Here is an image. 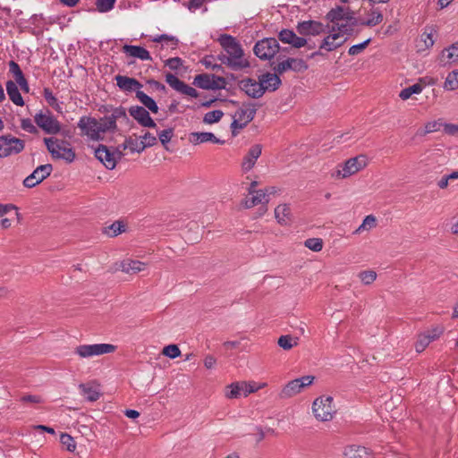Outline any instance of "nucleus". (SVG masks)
<instances>
[{"label":"nucleus","mask_w":458,"mask_h":458,"mask_svg":"<svg viewBox=\"0 0 458 458\" xmlns=\"http://www.w3.org/2000/svg\"><path fill=\"white\" fill-rule=\"evenodd\" d=\"M218 42L224 49V52L217 55V59L222 64L233 71H240L250 66L248 59L244 56L243 49L235 38L223 34L219 37Z\"/></svg>","instance_id":"obj_1"},{"label":"nucleus","mask_w":458,"mask_h":458,"mask_svg":"<svg viewBox=\"0 0 458 458\" xmlns=\"http://www.w3.org/2000/svg\"><path fill=\"white\" fill-rule=\"evenodd\" d=\"M325 18L332 24L329 28L335 31L351 34L356 25L354 13L348 6L336 5L326 14Z\"/></svg>","instance_id":"obj_2"},{"label":"nucleus","mask_w":458,"mask_h":458,"mask_svg":"<svg viewBox=\"0 0 458 458\" xmlns=\"http://www.w3.org/2000/svg\"><path fill=\"white\" fill-rule=\"evenodd\" d=\"M314 418L320 422H328L334 420L337 408L331 395L321 394L314 399L311 404Z\"/></svg>","instance_id":"obj_3"},{"label":"nucleus","mask_w":458,"mask_h":458,"mask_svg":"<svg viewBox=\"0 0 458 458\" xmlns=\"http://www.w3.org/2000/svg\"><path fill=\"white\" fill-rule=\"evenodd\" d=\"M315 380L316 377L313 375H305L289 380L281 387L279 397L285 400L299 395L310 388L315 383Z\"/></svg>","instance_id":"obj_4"},{"label":"nucleus","mask_w":458,"mask_h":458,"mask_svg":"<svg viewBox=\"0 0 458 458\" xmlns=\"http://www.w3.org/2000/svg\"><path fill=\"white\" fill-rule=\"evenodd\" d=\"M116 349L117 347L111 344H84L74 348V354L81 360H89L113 353Z\"/></svg>","instance_id":"obj_5"},{"label":"nucleus","mask_w":458,"mask_h":458,"mask_svg":"<svg viewBox=\"0 0 458 458\" xmlns=\"http://www.w3.org/2000/svg\"><path fill=\"white\" fill-rule=\"evenodd\" d=\"M260 184L259 181L252 180L248 187H246L248 196L241 201L240 206L242 208L250 209L258 205H267L269 202L267 193L263 189H257Z\"/></svg>","instance_id":"obj_6"},{"label":"nucleus","mask_w":458,"mask_h":458,"mask_svg":"<svg viewBox=\"0 0 458 458\" xmlns=\"http://www.w3.org/2000/svg\"><path fill=\"white\" fill-rule=\"evenodd\" d=\"M44 141L54 158L64 159L68 163L73 161L75 153L67 141L56 138H45Z\"/></svg>","instance_id":"obj_7"},{"label":"nucleus","mask_w":458,"mask_h":458,"mask_svg":"<svg viewBox=\"0 0 458 458\" xmlns=\"http://www.w3.org/2000/svg\"><path fill=\"white\" fill-rule=\"evenodd\" d=\"M256 112L257 107L255 104L243 103L233 116V121L231 124L233 134H235L236 130H242L250 123L253 120Z\"/></svg>","instance_id":"obj_8"},{"label":"nucleus","mask_w":458,"mask_h":458,"mask_svg":"<svg viewBox=\"0 0 458 458\" xmlns=\"http://www.w3.org/2000/svg\"><path fill=\"white\" fill-rule=\"evenodd\" d=\"M95 157L105 165L108 170H113L115 165L122 157V151L120 148H109L105 145H99L95 150Z\"/></svg>","instance_id":"obj_9"},{"label":"nucleus","mask_w":458,"mask_h":458,"mask_svg":"<svg viewBox=\"0 0 458 458\" xmlns=\"http://www.w3.org/2000/svg\"><path fill=\"white\" fill-rule=\"evenodd\" d=\"M279 50V44L274 38H264L258 41L253 48L254 54L262 60L274 57Z\"/></svg>","instance_id":"obj_10"},{"label":"nucleus","mask_w":458,"mask_h":458,"mask_svg":"<svg viewBox=\"0 0 458 458\" xmlns=\"http://www.w3.org/2000/svg\"><path fill=\"white\" fill-rule=\"evenodd\" d=\"M78 127L81 131V135L87 136L92 140H99L103 139L98 126V120L90 116L81 117Z\"/></svg>","instance_id":"obj_11"},{"label":"nucleus","mask_w":458,"mask_h":458,"mask_svg":"<svg viewBox=\"0 0 458 458\" xmlns=\"http://www.w3.org/2000/svg\"><path fill=\"white\" fill-rule=\"evenodd\" d=\"M24 148L23 140L4 135L0 137V157L20 153Z\"/></svg>","instance_id":"obj_12"},{"label":"nucleus","mask_w":458,"mask_h":458,"mask_svg":"<svg viewBox=\"0 0 458 458\" xmlns=\"http://www.w3.org/2000/svg\"><path fill=\"white\" fill-rule=\"evenodd\" d=\"M34 118L37 125L47 133L56 134L61 130L59 122L48 110L46 113L37 114Z\"/></svg>","instance_id":"obj_13"},{"label":"nucleus","mask_w":458,"mask_h":458,"mask_svg":"<svg viewBox=\"0 0 458 458\" xmlns=\"http://www.w3.org/2000/svg\"><path fill=\"white\" fill-rule=\"evenodd\" d=\"M327 28H329V26H325L322 22L312 20L301 21L296 26L297 32L300 35L313 37L326 32Z\"/></svg>","instance_id":"obj_14"},{"label":"nucleus","mask_w":458,"mask_h":458,"mask_svg":"<svg viewBox=\"0 0 458 458\" xmlns=\"http://www.w3.org/2000/svg\"><path fill=\"white\" fill-rule=\"evenodd\" d=\"M225 79L207 73L199 74L194 78L193 84L204 89H216L224 87Z\"/></svg>","instance_id":"obj_15"},{"label":"nucleus","mask_w":458,"mask_h":458,"mask_svg":"<svg viewBox=\"0 0 458 458\" xmlns=\"http://www.w3.org/2000/svg\"><path fill=\"white\" fill-rule=\"evenodd\" d=\"M328 29L330 33L324 38L319 46V48L330 52L341 47L346 40L344 36L348 35L349 33H344L339 30L335 31L330 28Z\"/></svg>","instance_id":"obj_16"},{"label":"nucleus","mask_w":458,"mask_h":458,"mask_svg":"<svg viewBox=\"0 0 458 458\" xmlns=\"http://www.w3.org/2000/svg\"><path fill=\"white\" fill-rule=\"evenodd\" d=\"M240 89L252 98H259L264 95V88L259 79L258 81L250 78L242 79L240 81Z\"/></svg>","instance_id":"obj_17"},{"label":"nucleus","mask_w":458,"mask_h":458,"mask_svg":"<svg viewBox=\"0 0 458 458\" xmlns=\"http://www.w3.org/2000/svg\"><path fill=\"white\" fill-rule=\"evenodd\" d=\"M249 395L247 381H235L227 385L224 389V396L226 399H239Z\"/></svg>","instance_id":"obj_18"},{"label":"nucleus","mask_w":458,"mask_h":458,"mask_svg":"<svg viewBox=\"0 0 458 458\" xmlns=\"http://www.w3.org/2000/svg\"><path fill=\"white\" fill-rule=\"evenodd\" d=\"M165 81L170 87H172L174 89H175L176 91H178L183 95H186V96H189V97H191L194 98L199 97V93L194 88L187 85L186 83H184L182 81H181L180 79H178L175 75H174L172 73H167L165 75Z\"/></svg>","instance_id":"obj_19"},{"label":"nucleus","mask_w":458,"mask_h":458,"mask_svg":"<svg viewBox=\"0 0 458 458\" xmlns=\"http://www.w3.org/2000/svg\"><path fill=\"white\" fill-rule=\"evenodd\" d=\"M129 114L143 127L155 128L157 126L154 120L150 117L148 111L143 106H131L129 108Z\"/></svg>","instance_id":"obj_20"},{"label":"nucleus","mask_w":458,"mask_h":458,"mask_svg":"<svg viewBox=\"0 0 458 458\" xmlns=\"http://www.w3.org/2000/svg\"><path fill=\"white\" fill-rule=\"evenodd\" d=\"M308 69V65L302 59L298 58H287L278 63L274 67V72L283 74L284 72L292 70L293 72H303Z\"/></svg>","instance_id":"obj_21"},{"label":"nucleus","mask_w":458,"mask_h":458,"mask_svg":"<svg viewBox=\"0 0 458 458\" xmlns=\"http://www.w3.org/2000/svg\"><path fill=\"white\" fill-rule=\"evenodd\" d=\"M115 266L116 270H120L129 275L138 274L140 272L144 271L147 268L146 263L131 259H125L120 261L119 263H116Z\"/></svg>","instance_id":"obj_22"},{"label":"nucleus","mask_w":458,"mask_h":458,"mask_svg":"<svg viewBox=\"0 0 458 458\" xmlns=\"http://www.w3.org/2000/svg\"><path fill=\"white\" fill-rule=\"evenodd\" d=\"M369 163V158L366 155H359L346 160L344 164L343 171L337 169L336 172H360L366 169Z\"/></svg>","instance_id":"obj_23"},{"label":"nucleus","mask_w":458,"mask_h":458,"mask_svg":"<svg viewBox=\"0 0 458 458\" xmlns=\"http://www.w3.org/2000/svg\"><path fill=\"white\" fill-rule=\"evenodd\" d=\"M279 39L284 43L292 45L295 48H300L307 44V39L303 37H299L291 30H283L279 32Z\"/></svg>","instance_id":"obj_24"},{"label":"nucleus","mask_w":458,"mask_h":458,"mask_svg":"<svg viewBox=\"0 0 458 458\" xmlns=\"http://www.w3.org/2000/svg\"><path fill=\"white\" fill-rule=\"evenodd\" d=\"M279 73L274 72H266L259 75V81L263 84L264 93L268 91H276L281 85V80L279 78Z\"/></svg>","instance_id":"obj_25"},{"label":"nucleus","mask_w":458,"mask_h":458,"mask_svg":"<svg viewBox=\"0 0 458 458\" xmlns=\"http://www.w3.org/2000/svg\"><path fill=\"white\" fill-rule=\"evenodd\" d=\"M275 218L280 225H289L292 222V211L288 204H279L274 210Z\"/></svg>","instance_id":"obj_26"},{"label":"nucleus","mask_w":458,"mask_h":458,"mask_svg":"<svg viewBox=\"0 0 458 458\" xmlns=\"http://www.w3.org/2000/svg\"><path fill=\"white\" fill-rule=\"evenodd\" d=\"M115 81L117 86L124 91H137L142 87L139 81L127 76L117 75Z\"/></svg>","instance_id":"obj_27"},{"label":"nucleus","mask_w":458,"mask_h":458,"mask_svg":"<svg viewBox=\"0 0 458 458\" xmlns=\"http://www.w3.org/2000/svg\"><path fill=\"white\" fill-rule=\"evenodd\" d=\"M123 52L131 57L139 58L140 60H151L149 52L142 47L124 45Z\"/></svg>","instance_id":"obj_28"},{"label":"nucleus","mask_w":458,"mask_h":458,"mask_svg":"<svg viewBox=\"0 0 458 458\" xmlns=\"http://www.w3.org/2000/svg\"><path fill=\"white\" fill-rule=\"evenodd\" d=\"M190 140L195 145L204 142H213L216 144H224L225 140L216 138L212 132H191Z\"/></svg>","instance_id":"obj_29"},{"label":"nucleus","mask_w":458,"mask_h":458,"mask_svg":"<svg viewBox=\"0 0 458 458\" xmlns=\"http://www.w3.org/2000/svg\"><path fill=\"white\" fill-rule=\"evenodd\" d=\"M260 154H261L260 145L252 146L250 148L246 157L243 158L242 168L246 171L250 170L254 166V165H255L257 159L259 158V157L260 156Z\"/></svg>","instance_id":"obj_30"},{"label":"nucleus","mask_w":458,"mask_h":458,"mask_svg":"<svg viewBox=\"0 0 458 458\" xmlns=\"http://www.w3.org/2000/svg\"><path fill=\"white\" fill-rule=\"evenodd\" d=\"M5 87L10 100L16 106H23L24 100L19 91L16 83L13 81H8L5 84Z\"/></svg>","instance_id":"obj_31"},{"label":"nucleus","mask_w":458,"mask_h":458,"mask_svg":"<svg viewBox=\"0 0 458 458\" xmlns=\"http://www.w3.org/2000/svg\"><path fill=\"white\" fill-rule=\"evenodd\" d=\"M346 458H370L369 450L364 446L350 445L344 451Z\"/></svg>","instance_id":"obj_32"},{"label":"nucleus","mask_w":458,"mask_h":458,"mask_svg":"<svg viewBox=\"0 0 458 458\" xmlns=\"http://www.w3.org/2000/svg\"><path fill=\"white\" fill-rule=\"evenodd\" d=\"M82 395L89 402L97 401L100 396L99 389L93 384L80 385Z\"/></svg>","instance_id":"obj_33"},{"label":"nucleus","mask_w":458,"mask_h":458,"mask_svg":"<svg viewBox=\"0 0 458 458\" xmlns=\"http://www.w3.org/2000/svg\"><path fill=\"white\" fill-rule=\"evenodd\" d=\"M377 226V219L374 215H368L362 220L360 225L353 232L354 234H360L369 232Z\"/></svg>","instance_id":"obj_34"},{"label":"nucleus","mask_w":458,"mask_h":458,"mask_svg":"<svg viewBox=\"0 0 458 458\" xmlns=\"http://www.w3.org/2000/svg\"><path fill=\"white\" fill-rule=\"evenodd\" d=\"M369 19L360 21L361 26L374 27L383 21V13L378 8H372L369 12Z\"/></svg>","instance_id":"obj_35"},{"label":"nucleus","mask_w":458,"mask_h":458,"mask_svg":"<svg viewBox=\"0 0 458 458\" xmlns=\"http://www.w3.org/2000/svg\"><path fill=\"white\" fill-rule=\"evenodd\" d=\"M136 98L144 106L143 107L148 108L153 114H157L158 112V106L156 101L152 98L145 94L143 91L137 90Z\"/></svg>","instance_id":"obj_36"},{"label":"nucleus","mask_w":458,"mask_h":458,"mask_svg":"<svg viewBox=\"0 0 458 458\" xmlns=\"http://www.w3.org/2000/svg\"><path fill=\"white\" fill-rule=\"evenodd\" d=\"M119 148L123 147V149H129L130 152H141L145 149L144 144L138 138L130 137L125 140V141L118 146Z\"/></svg>","instance_id":"obj_37"},{"label":"nucleus","mask_w":458,"mask_h":458,"mask_svg":"<svg viewBox=\"0 0 458 458\" xmlns=\"http://www.w3.org/2000/svg\"><path fill=\"white\" fill-rule=\"evenodd\" d=\"M151 41L161 43V48L167 47L175 49L178 45V39L166 34L157 35L151 38Z\"/></svg>","instance_id":"obj_38"},{"label":"nucleus","mask_w":458,"mask_h":458,"mask_svg":"<svg viewBox=\"0 0 458 458\" xmlns=\"http://www.w3.org/2000/svg\"><path fill=\"white\" fill-rule=\"evenodd\" d=\"M126 231V225L122 221H115L112 225L104 227L103 233L108 237H115Z\"/></svg>","instance_id":"obj_39"},{"label":"nucleus","mask_w":458,"mask_h":458,"mask_svg":"<svg viewBox=\"0 0 458 458\" xmlns=\"http://www.w3.org/2000/svg\"><path fill=\"white\" fill-rule=\"evenodd\" d=\"M298 343H299V338L293 336L291 335H281L277 341L278 345L282 349L286 350V351H289L292 348L297 346Z\"/></svg>","instance_id":"obj_40"},{"label":"nucleus","mask_w":458,"mask_h":458,"mask_svg":"<svg viewBox=\"0 0 458 458\" xmlns=\"http://www.w3.org/2000/svg\"><path fill=\"white\" fill-rule=\"evenodd\" d=\"M98 126L100 127V131L102 133V136L106 132H108V131L113 132V131H115L117 129L116 123H114V121H113L111 119V117L109 115L105 116V117L101 118L100 120H98Z\"/></svg>","instance_id":"obj_41"},{"label":"nucleus","mask_w":458,"mask_h":458,"mask_svg":"<svg viewBox=\"0 0 458 458\" xmlns=\"http://www.w3.org/2000/svg\"><path fill=\"white\" fill-rule=\"evenodd\" d=\"M445 124V123H444L442 119L428 122L424 126V130L420 131L419 133L421 136H425L428 133L438 131H440L441 128L444 129Z\"/></svg>","instance_id":"obj_42"},{"label":"nucleus","mask_w":458,"mask_h":458,"mask_svg":"<svg viewBox=\"0 0 458 458\" xmlns=\"http://www.w3.org/2000/svg\"><path fill=\"white\" fill-rule=\"evenodd\" d=\"M442 59L448 62H455L458 60V42L452 44L449 47L442 52Z\"/></svg>","instance_id":"obj_43"},{"label":"nucleus","mask_w":458,"mask_h":458,"mask_svg":"<svg viewBox=\"0 0 458 458\" xmlns=\"http://www.w3.org/2000/svg\"><path fill=\"white\" fill-rule=\"evenodd\" d=\"M377 277L376 271L372 269L362 270L358 274V278L364 285L372 284Z\"/></svg>","instance_id":"obj_44"},{"label":"nucleus","mask_w":458,"mask_h":458,"mask_svg":"<svg viewBox=\"0 0 458 458\" xmlns=\"http://www.w3.org/2000/svg\"><path fill=\"white\" fill-rule=\"evenodd\" d=\"M49 174H30L24 179L23 184L25 187L32 188L43 182Z\"/></svg>","instance_id":"obj_45"},{"label":"nucleus","mask_w":458,"mask_h":458,"mask_svg":"<svg viewBox=\"0 0 458 458\" xmlns=\"http://www.w3.org/2000/svg\"><path fill=\"white\" fill-rule=\"evenodd\" d=\"M11 213H13L17 220H21V214L18 208L13 204H1L0 203V219L7 217Z\"/></svg>","instance_id":"obj_46"},{"label":"nucleus","mask_w":458,"mask_h":458,"mask_svg":"<svg viewBox=\"0 0 458 458\" xmlns=\"http://www.w3.org/2000/svg\"><path fill=\"white\" fill-rule=\"evenodd\" d=\"M444 89L446 90H455L458 89V70L448 73L444 83Z\"/></svg>","instance_id":"obj_47"},{"label":"nucleus","mask_w":458,"mask_h":458,"mask_svg":"<svg viewBox=\"0 0 458 458\" xmlns=\"http://www.w3.org/2000/svg\"><path fill=\"white\" fill-rule=\"evenodd\" d=\"M422 89H423V87L420 84H419V83L413 84V85L407 87V88L403 89V90H401L399 97L403 100H407L408 98H410L411 97V95L420 94L422 91Z\"/></svg>","instance_id":"obj_48"},{"label":"nucleus","mask_w":458,"mask_h":458,"mask_svg":"<svg viewBox=\"0 0 458 458\" xmlns=\"http://www.w3.org/2000/svg\"><path fill=\"white\" fill-rule=\"evenodd\" d=\"M434 33L435 30L433 28H427L425 29L424 32L420 35V41L423 42L425 48H429L434 45Z\"/></svg>","instance_id":"obj_49"},{"label":"nucleus","mask_w":458,"mask_h":458,"mask_svg":"<svg viewBox=\"0 0 458 458\" xmlns=\"http://www.w3.org/2000/svg\"><path fill=\"white\" fill-rule=\"evenodd\" d=\"M224 113L221 110H214L208 112L205 114L203 122L207 124H213L215 123H217L221 120L223 117Z\"/></svg>","instance_id":"obj_50"},{"label":"nucleus","mask_w":458,"mask_h":458,"mask_svg":"<svg viewBox=\"0 0 458 458\" xmlns=\"http://www.w3.org/2000/svg\"><path fill=\"white\" fill-rule=\"evenodd\" d=\"M8 65L9 72L13 75V78L15 80L14 82H18L25 79L20 65L16 62L12 60L9 62Z\"/></svg>","instance_id":"obj_51"},{"label":"nucleus","mask_w":458,"mask_h":458,"mask_svg":"<svg viewBox=\"0 0 458 458\" xmlns=\"http://www.w3.org/2000/svg\"><path fill=\"white\" fill-rule=\"evenodd\" d=\"M304 246L312 251L318 252L323 248V241L320 238H309L304 242Z\"/></svg>","instance_id":"obj_52"},{"label":"nucleus","mask_w":458,"mask_h":458,"mask_svg":"<svg viewBox=\"0 0 458 458\" xmlns=\"http://www.w3.org/2000/svg\"><path fill=\"white\" fill-rule=\"evenodd\" d=\"M162 354L170 359H175L181 355V350L177 344H168L163 348Z\"/></svg>","instance_id":"obj_53"},{"label":"nucleus","mask_w":458,"mask_h":458,"mask_svg":"<svg viewBox=\"0 0 458 458\" xmlns=\"http://www.w3.org/2000/svg\"><path fill=\"white\" fill-rule=\"evenodd\" d=\"M431 341L428 335H425L424 333L420 334L415 343L416 352H422L429 345Z\"/></svg>","instance_id":"obj_54"},{"label":"nucleus","mask_w":458,"mask_h":458,"mask_svg":"<svg viewBox=\"0 0 458 458\" xmlns=\"http://www.w3.org/2000/svg\"><path fill=\"white\" fill-rule=\"evenodd\" d=\"M445 327L441 325H437L424 332L425 335L430 339L431 342L438 339L444 333Z\"/></svg>","instance_id":"obj_55"},{"label":"nucleus","mask_w":458,"mask_h":458,"mask_svg":"<svg viewBox=\"0 0 458 458\" xmlns=\"http://www.w3.org/2000/svg\"><path fill=\"white\" fill-rule=\"evenodd\" d=\"M116 0H97L96 7L99 13H106L111 11Z\"/></svg>","instance_id":"obj_56"},{"label":"nucleus","mask_w":458,"mask_h":458,"mask_svg":"<svg viewBox=\"0 0 458 458\" xmlns=\"http://www.w3.org/2000/svg\"><path fill=\"white\" fill-rule=\"evenodd\" d=\"M60 441L62 445H64L69 452H73L76 449V443L69 434H61Z\"/></svg>","instance_id":"obj_57"},{"label":"nucleus","mask_w":458,"mask_h":458,"mask_svg":"<svg viewBox=\"0 0 458 458\" xmlns=\"http://www.w3.org/2000/svg\"><path fill=\"white\" fill-rule=\"evenodd\" d=\"M113 121L116 122L120 119L128 120L126 111L123 107L119 106L112 110V114L109 115Z\"/></svg>","instance_id":"obj_58"},{"label":"nucleus","mask_w":458,"mask_h":458,"mask_svg":"<svg viewBox=\"0 0 458 458\" xmlns=\"http://www.w3.org/2000/svg\"><path fill=\"white\" fill-rule=\"evenodd\" d=\"M369 42H370V38H368L367 40L363 41L362 43L352 46L348 50V54L350 55H357L360 54L368 47Z\"/></svg>","instance_id":"obj_59"},{"label":"nucleus","mask_w":458,"mask_h":458,"mask_svg":"<svg viewBox=\"0 0 458 458\" xmlns=\"http://www.w3.org/2000/svg\"><path fill=\"white\" fill-rule=\"evenodd\" d=\"M173 135H174V131L172 128H169V129L161 131L158 133V138H159V140L161 141V143L164 146H165V144L171 140Z\"/></svg>","instance_id":"obj_60"},{"label":"nucleus","mask_w":458,"mask_h":458,"mask_svg":"<svg viewBox=\"0 0 458 458\" xmlns=\"http://www.w3.org/2000/svg\"><path fill=\"white\" fill-rule=\"evenodd\" d=\"M458 179V174H448L444 175L440 180L437 181V186L441 189H445L448 185L449 181H454Z\"/></svg>","instance_id":"obj_61"},{"label":"nucleus","mask_w":458,"mask_h":458,"mask_svg":"<svg viewBox=\"0 0 458 458\" xmlns=\"http://www.w3.org/2000/svg\"><path fill=\"white\" fill-rule=\"evenodd\" d=\"M140 140L144 144L145 148L151 147L157 143V137L150 132H146L141 137Z\"/></svg>","instance_id":"obj_62"},{"label":"nucleus","mask_w":458,"mask_h":458,"mask_svg":"<svg viewBox=\"0 0 458 458\" xmlns=\"http://www.w3.org/2000/svg\"><path fill=\"white\" fill-rule=\"evenodd\" d=\"M21 127L30 132V133H35L37 132V128L32 123V121L29 118L22 119L21 122Z\"/></svg>","instance_id":"obj_63"},{"label":"nucleus","mask_w":458,"mask_h":458,"mask_svg":"<svg viewBox=\"0 0 458 458\" xmlns=\"http://www.w3.org/2000/svg\"><path fill=\"white\" fill-rule=\"evenodd\" d=\"M444 132L449 136H458V123H447L444 125Z\"/></svg>","instance_id":"obj_64"}]
</instances>
